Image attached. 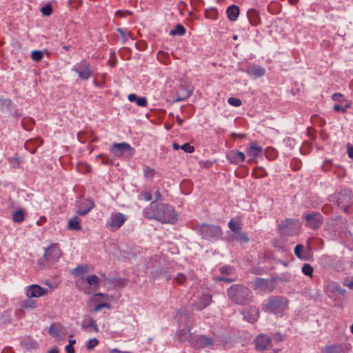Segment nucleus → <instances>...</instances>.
<instances>
[{
	"label": "nucleus",
	"mask_w": 353,
	"mask_h": 353,
	"mask_svg": "<svg viewBox=\"0 0 353 353\" xmlns=\"http://www.w3.org/2000/svg\"><path fill=\"white\" fill-rule=\"evenodd\" d=\"M144 216L148 219H156L163 223H173L177 220V214L174 209L165 203H155L144 209Z\"/></svg>",
	"instance_id": "f257e3e1"
},
{
	"label": "nucleus",
	"mask_w": 353,
	"mask_h": 353,
	"mask_svg": "<svg viewBox=\"0 0 353 353\" xmlns=\"http://www.w3.org/2000/svg\"><path fill=\"white\" fill-rule=\"evenodd\" d=\"M289 301L281 296H271L263 304V310L279 316H282L288 310Z\"/></svg>",
	"instance_id": "f03ea898"
},
{
	"label": "nucleus",
	"mask_w": 353,
	"mask_h": 353,
	"mask_svg": "<svg viewBox=\"0 0 353 353\" xmlns=\"http://www.w3.org/2000/svg\"><path fill=\"white\" fill-rule=\"evenodd\" d=\"M228 298L237 305H245L252 301V292L242 285H232L228 289Z\"/></svg>",
	"instance_id": "7ed1b4c3"
},
{
	"label": "nucleus",
	"mask_w": 353,
	"mask_h": 353,
	"mask_svg": "<svg viewBox=\"0 0 353 353\" xmlns=\"http://www.w3.org/2000/svg\"><path fill=\"white\" fill-rule=\"evenodd\" d=\"M44 253L39 263L45 266H51L55 264L62 256V252L59 243H52L44 247Z\"/></svg>",
	"instance_id": "20e7f679"
},
{
	"label": "nucleus",
	"mask_w": 353,
	"mask_h": 353,
	"mask_svg": "<svg viewBox=\"0 0 353 353\" xmlns=\"http://www.w3.org/2000/svg\"><path fill=\"white\" fill-rule=\"evenodd\" d=\"M76 285L83 293L90 294L91 292L88 286L97 289L100 286V279L97 275L92 274L78 279L76 281Z\"/></svg>",
	"instance_id": "39448f33"
},
{
	"label": "nucleus",
	"mask_w": 353,
	"mask_h": 353,
	"mask_svg": "<svg viewBox=\"0 0 353 353\" xmlns=\"http://www.w3.org/2000/svg\"><path fill=\"white\" fill-rule=\"evenodd\" d=\"M201 237L206 240L217 239L222 235L221 228L218 225L201 224L199 227Z\"/></svg>",
	"instance_id": "423d86ee"
},
{
	"label": "nucleus",
	"mask_w": 353,
	"mask_h": 353,
	"mask_svg": "<svg viewBox=\"0 0 353 353\" xmlns=\"http://www.w3.org/2000/svg\"><path fill=\"white\" fill-rule=\"evenodd\" d=\"M301 228L300 222L296 219H286L279 225V231L281 234L292 236L298 232Z\"/></svg>",
	"instance_id": "0eeeda50"
},
{
	"label": "nucleus",
	"mask_w": 353,
	"mask_h": 353,
	"mask_svg": "<svg viewBox=\"0 0 353 353\" xmlns=\"http://www.w3.org/2000/svg\"><path fill=\"white\" fill-rule=\"evenodd\" d=\"M110 152L115 157H121L127 154L129 157L134 154V149L128 143H114L110 148Z\"/></svg>",
	"instance_id": "6e6552de"
},
{
	"label": "nucleus",
	"mask_w": 353,
	"mask_h": 353,
	"mask_svg": "<svg viewBox=\"0 0 353 353\" xmlns=\"http://www.w3.org/2000/svg\"><path fill=\"white\" fill-rule=\"evenodd\" d=\"M72 70L78 74L79 79L85 81L88 80L92 74L90 65L84 59L74 65Z\"/></svg>",
	"instance_id": "1a4fd4ad"
},
{
	"label": "nucleus",
	"mask_w": 353,
	"mask_h": 353,
	"mask_svg": "<svg viewBox=\"0 0 353 353\" xmlns=\"http://www.w3.org/2000/svg\"><path fill=\"white\" fill-rule=\"evenodd\" d=\"M127 220V216L121 212L112 213L107 225L112 230L120 228Z\"/></svg>",
	"instance_id": "9d476101"
},
{
	"label": "nucleus",
	"mask_w": 353,
	"mask_h": 353,
	"mask_svg": "<svg viewBox=\"0 0 353 353\" xmlns=\"http://www.w3.org/2000/svg\"><path fill=\"white\" fill-rule=\"evenodd\" d=\"M50 290L48 288H43L37 284L30 285L27 287L26 296L27 298L37 299L48 294Z\"/></svg>",
	"instance_id": "9b49d317"
},
{
	"label": "nucleus",
	"mask_w": 353,
	"mask_h": 353,
	"mask_svg": "<svg viewBox=\"0 0 353 353\" xmlns=\"http://www.w3.org/2000/svg\"><path fill=\"white\" fill-rule=\"evenodd\" d=\"M305 219L306 225L313 230L318 229L323 223V216L319 212L307 214Z\"/></svg>",
	"instance_id": "f8f14e48"
},
{
	"label": "nucleus",
	"mask_w": 353,
	"mask_h": 353,
	"mask_svg": "<svg viewBox=\"0 0 353 353\" xmlns=\"http://www.w3.org/2000/svg\"><path fill=\"white\" fill-rule=\"evenodd\" d=\"M351 345L349 343H336L327 345L324 347V353H348L350 351Z\"/></svg>",
	"instance_id": "ddd939ff"
},
{
	"label": "nucleus",
	"mask_w": 353,
	"mask_h": 353,
	"mask_svg": "<svg viewBox=\"0 0 353 353\" xmlns=\"http://www.w3.org/2000/svg\"><path fill=\"white\" fill-rule=\"evenodd\" d=\"M192 343L196 348L203 349L212 347L214 345V340L211 337L201 334L194 337Z\"/></svg>",
	"instance_id": "4468645a"
},
{
	"label": "nucleus",
	"mask_w": 353,
	"mask_h": 353,
	"mask_svg": "<svg viewBox=\"0 0 353 353\" xmlns=\"http://www.w3.org/2000/svg\"><path fill=\"white\" fill-rule=\"evenodd\" d=\"M212 301V295L210 293H203L195 301L194 307L196 310H202L208 307Z\"/></svg>",
	"instance_id": "2eb2a0df"
},
{
	"label": "nucleus",
	"mask_w": 353,
	"mask_h": 353,
	"mask_svg": "<svg viewBox=\"0 0 353 353\" xmlns=\"http://www.w3.org/2000/svg\"><path fill=\"white\" fill-rule=\"evenodd\" d=\"M226 158L230 163L233 164H239L245 160V156L243 152L231 150L226 154Z\"/></svg>",
	"instance_id": "dca6fc26"
},
{
	"label": "nucleus",
	"mask_w": 353,
	"mask_h": 353,
	"mask_svg": "<svg viewBox=\"0 0 353 353\" xmlns=\"http://www.w3.org/2000/svg\"><path fill=\"white\" fill-rule=\"evenodd\" d=\"M262 150V147L258 145L256 143H252L247 151L248 155L250 157L248 163L250 164L255 163L256 160L254 159L259 155Z\"/></svg>",
	"instance_id": "f3484780"
},
{
	"label": "nucleus",
	"mask_w": 353,
	"mask_h": 353,
	"mask_svg": "<svg viewBox=\"0 0 353 353\" xmlns=\"http://www.w3.org/2000/svg\"><path fill=\"white\" fill-rule=\"evenodd\" d=\"M272 340L271 339L265 335V334H259L256 339V348L259 350H265L268 345L270 344Z\"/></svg>",
	"instance_id": "a211bd4d"
},
{
	"label": "nucleus",
	"mask_w": 353,
	"mask_h": 353,
	"mask_svg": "<svg viewBox=\"0 0 353 353\" xmlns=\"http://www.w3.org/2000/svg\"><path fill=\"white\" fill-rule=\"evenodd\" d=\"M247 17L250 23L253 26H257L261 23L259 12L256 9H249L247 12Z\"/></svg>",
	"instance_id": "6ab92c4d"
},
{
	"label": "nucleus",
	"mask_w": 353,
	"mask_h": 353,
	"mask_svg": "<svg viewBox=\"0 0 353 353\" xmlns=\"http://www.w3.org/2000/svg\"><path fill=\"white\" fill-rule=\"evenodd\" d=\"M265 73V69L259 65H253L247 70V74L256 79L263 77Z\"/></svg>",
	"instance_id": "aec40b11"
},
{
	"label": "nucleus",
	"mask_w": 353,
	"mask_h": 353,
	"mask_svg": "<svg viewBox=\"0 0 353 353\" xmlns=\"http://www.w3.org/2000/svg\"><path fill=\"white\" fill-rule=\"evenodd\" d=\"M226 13L229 20L235 21L239 15L240 9L236 5H231L227 8Z\"/></svg>",
	"instance_id": "412c9836"
},
{
	"label": "nucleus",
	"mask_w": 353,
	"mask_h": 353,
	"mask_svg": "<svg viewBox=\"0 0 353 353\" xmlns=\"http://www.w3.org/2000/svg\"><path fill=\"white\" fill-rule=\"evenodd\" d=\"M82 327L88 332H92V331L97 332L99 331L95 321L92 318L85 320L82 323Z\"/></svg>",
	"instance_id": "4be33fe9"
},
{
	"label": "nucleus",
	"mask_w": 353,
	"mask_h": 353,
	"mask_svg": "<svg viewBox=\"0 0 353 353\" xmlns=\"http://www.w3.org/2000/svg\"><path fill=\"white\" fill-rule=\"evenodd\" d=\"M89 272V267L87 265H79L72 270V274L74 277L83 276Z\"/></svg>",
	"instance_id": "5701e85b"
},
{
	"label": "nucleus",
	"mask_w": 353,
	"mask_h": 353,
	"mask_svg": "<svg viewBox=\"0 0 353 353\" xmlns=\"http://www.w3.org/2000/svg\"><path fill=\"white\" fill-rule=\"evenodd\" d=\"M68 229L74 230H80L81 226L78 216H73L68 221Z\"/></svg>",
	"instance_id": "b1692460"
},
{
	"label": "nucleus",
	"mask_w": 353,
	"mask_h": 353,
	"mask_svg": "<svg viewBox=\"0 0 353 353\" xmlns=\"http://www.w3.org/2000/svg\"><path fill=\"white\" fill-rule=\"evenodd\" d=\"M191 94V92L185 88L183 86H180L179 91L176 93V101H181L188 98Z\"/></svg>",
	"instance_id": "393cba45"
},
{
	"label": "nucleus",
	"mask_w": 353,
	"mask_h": 353,
	"mask_svg": "<svg viewBox=\"0 0 353 353\" xmlns=\"http://www.w3.org/2000/svg\"><path fill=\"white\" fill-rule=\"evenodd\" d=\"M294 252L299 259L305 260L307 259V254L301 244H298L295 246Z\"/></svg>",
	"instance_id": "a878e982"
},
{
	"label": "nucleus",
	"mask_w": 353,
	"mask_h": 353,
	"mask_svg": "<svg viewBox=\"0 0 353 353\" xmlns=\"http://www.w3.org/2000/svg\"><path fill=\"white\" fill-rule=\"evenodd\" d=\"M205 17L207 19L216 20L219 17L218 10L215 8H210L205 10Z\"/></svg>",
	"instance_id": "bb28decb"
},
{
	"label": "nucleus",
	"mask_w": 353,
	"mask_h": 353,
	"mask_svg": "<svg viewBox=\"0 0 353 353\" xmlns=\"http://www.w3.org/2000/svg\"><path fill=\"white\" fill-rule=\"evenodd\" d=\"M252 175L256 179H261L268 175V172L263 167H256L252 173Z\"/></svg>",
	"instance_id": "cd10ccee"
},
{
	"label": "nucleus",
	"mask_w": 353,
	"mask_h": 353,
	"mask_svg": "<svg viewBox=\"0 0 353 353\" xmlns=\"http://www.w3.org/2000/svg\"><path fill=\"white\" fill-rule=\"evenodd\" d=\"M157 59L163 64H168L170 63L169 54L166 52L159 51L157 54Z\"/></svg>",
	"instance_id": "c85d7f7f"
},
{
	"label": "nucleus",
	"mask_w": 353,
	"mask_h": 353,
	"mask_svg": "<svg viewBox=\"0 0 353 353\" xmlns=\"http://www.w3.org/2000/svg\"><path fill=\"white\" fill-rule=\"evenodd\" d=\"M269 281L262 278H258L256 281V288H259L263 291H266L268 289Z\"/></svg>",
	"instance_id": "c756f323"
},
{
	"label": "nucleus",
	"mask_w": 353,
	"mask_h": 353,
	"mask_svg": "<svg viewBox=\"0 0 353 353\" xmlns=\"http://www.w3.org/2000/svg\"><path fill=\"white\" fill-rule=\"evenodd\" d=\"M143 175L148 179H152L156 174V170L148 165H145L143 169Z\"/></svg>",
	"instance_id": "7c9ffc66"
},
{
	"label": "nucleus",
	"mask_w": 353,
	"mask_h": 353,
	"mask_svg": "<svg viewBox=\"0 0 353 353\" xmlns=\"http://www.w3.org/2000/svg\"><path fill=\"white\" fill-rule=\"evenodd\" d=\"M117 32L121 34L122 42L125 43L132 37L131 32L126 28H118Z\"/></svg>",
	"instance_id": "2f4dec72"
},
{
	"label": "nucleus",
	"mask_w": 353,
	"mask_h": 353,
	"mask_svg": "<svg viewBox=\"0 0 353 353\" xmlns=\"http://www.w3.org/2000/svg\"><path fill=\"white\" fill-rule=\"evenodd\" d=\"M37 305V301L34 298H28L23 301V309H33Z\"/></svg>",
	"instance_id": "473e14b6"
},
{
	"label": "nucleus",
	"mask_w": 353,
	"mask_h": 353,
	"mask_svg": "<svg viewBox=\"0 0 353 353\" xmlns=\"http://www.w3.org/2000/svg\"><path fill=\"white\" fill-rule=\"evenodd\" d=\"M185 33V29L181 24H177L170 32V35L183 36Z\"/></svg>",
	"instance_id": "72a5a7b5"
},
{
	"label": "nucleus",
	"mask_w": 353,
	"mask_h": 353,
	"mask_svg": "<svg viewBox=\"0 0 353 353\" xmlns=\"http://www.w3.org/2000/svg\"><path fill=\"white\" fill-rule=\"evenodd\" d=\"M94 208V203L92 201H88V206L85 209H79L77 211L78 215L84 216L87 214L92 209Z\"/></svg>",
	"instance_id": "f704fd0d"
},
{
	"label": "nucleus",
	"mask_w": 353,
	"mask_h": 353,
	"mask_svg": "<svg viewBox=\"0 0 353 353\" xmlns=\"http://www.w3.org/2000/svg\"><path fill=\"white\" fill-rule=\"evenodd\" d=\"M301 270L305 275L312 277L314 269L310 264L305 263L302 266Z\"/></svg>",
	"instance_id": "c9c22d12"
},
{
	"label": "nucleus",
	"mask_w": 353,
	"mask_h": 353,
	"mask_svg": "<svg viewBox=\"0 0 353 353\" xmlns=\"http://www.w3.org/2000/svg\"><path fill=\"white\" fill-rule=\"evenodd\" d=\"M30 57L33 61L39 62L42 59L43 54L41 50H33L31 52Z\"/></svg>",
	"instance_id": "e433bc0d"
},
{
	"label": "nucleus",
	"mask_w": 353,
	"mask_h": 353,
	"mask_svg": "<svg viewBox=\"0 0 353 353\" xmlns=\"http://www.w3.org/2000/svg\"><path fill=\"white\" fill-rule=\"evenodd\" d=\"M236 239L241 243H247L249 241V238L245 232H238Z\"/></svg>",
	"instance_id": "4c0bfd02"
},
{
	"label": "nucleus",
	"mask_w": 353,
	"mask_h": 353,
	"mask_svg": "<svg viewBox=\"0 0 353 353\" xmlns=\"http://www.w3.org/2000/svg\"><path fill=\"white\" fill-rule=\"evenodd\" d=\"M41 11L43 15L48 17L52 12V6L50 4H46L41 8Z\"/></svg>",
	"instance_id": "58836bf2"
},
{
	"label": "nucleus",
	"mask_w": 353,
	"mask_h": 353,
	"mask_svg": "<svg viewBox=\"0 0 353 353\" xmlns=\"http://www.w3.org/2000/svg\"><path fill=\"white\" fill-rule=\"evenodd\" d=\"M179 335L181 341L186 340L191 335L190 330L189 329L188 330L183 329V330L179 331Z\"/></svg>",
	"instance_id": "ea45409f"
},
{
	"label": "nucleus",
	"mask_w": 353,
	"mask_h": 353,
	"mask_svg": "<svg viewBox=\"0 0 353 353\" xmlns=\"http://www.w3.org/2000/svg\"><path fill=\"white\" fill-rule=\"evenodd\" d=\"M228 103L230 105L234 106V107H239L242 104L241 99H239L238 98H235V97H230L228 99Z\"/></svg>",
	"instance_id": "a19ab883"
},
{
	"label": "nucleus",
	"mask_w": 353,
	"mask_h": 353,
	"mask_svg": "<svg viewBox=\"0 0 353 353\" xmlns=\"http://www.w3.org/2000/svg\"><path fill=\"white\" fill-rule=\"evenodd\" d=\"M350 108V103H347L345 105V106H344V107H341V106L340 105H339V104H335V105H334L333 109H334V110L335 112H339V111H341L343 113H345V112H346V111H347V110L348 108Z\"/></svg>",
	"instance_id": "79ce46f5"
},
{
	"label": "nucleus",
	"mask_w": 353,
	"mask_h": 353,
	"mask_svg": "<svg viewBox=\"0 0 353 353\" xmlns=\"http://www.w3.org/2000/svg\"><path fill=\"white\" fill-rule=\"evenodd\" d=\"M99 344V341L96 338H92L88 340L86 343L88 350H92Z\"/></svg>",
	"instance_id": "37998d69"
},
{
	"label": "nucleus",
	"mask_w": 353,
	"mask_h": 353,
	"mask_svg": "<svg viewBox=\"0 0 353 353\" xmlns=\"http://www.w3.org/2000/svg\"><path fill=\"white\" fill-rule=\"evenodd\" d=\"M48 333L55 337H60L59 332L55 325H51L48 329Z\"/></svg>",
	"instance_id": "c03bdc74"
},
{
	"label": "nucleus",
	"mask_w": 353,
	"mask_h": 353,
	"mask_svg": "<svg viewBox=\"0 0 353 353\" xmlns=\"http://www.w3.org/2000/svg\"><path fill=\"white\" fill-rule=\"evenodd\" d=\"M228 227L233 232H234L236 234H237L239 232V230L241 229V227L239 226V225L238 223L234 222L232 220H231L228 223Z\"/></svg>",
	"instance_id": "a18cd8bd"
},
{
	"label": "nucleus",
	"mask_w": 353,
	"mask_h": 353,
	"mask_svg": "<svg viewBox=\"0 0 353 353\" xmlns=\"http://www.w3.org/2000/svg\"><path fill=\"white\" fill-rule=\"evenodd\" d=\"M181 149L187 153H192L194 151V148L189 143H185L182 145Z\"/></svg>",
	"instance_id": "49530a36"
},
{
	"label": "nucleus",
	"mask_w": 353,
	"mask_h": 353,
	"mask_svg": "<svg viewBox=\"0 0 353 353\" xmlns=\"http://www.w3.org/2000/svg\"><path fill=\"white\" fill-rule=\"evenodd\" d=\"M12 219L15 222L22 221V210L19 209L13 214Z\"/></svg>",
	"instance_id": "de8ad7c7"
},
{
	"label": "nucleus",
	"mask_w": 353,
	"mask_h": 353,
	"mask_svg": "<svg viewBox=\"0 0 353 353\" xmlns=\"http://www.w3.org/2000/svg\"><path fill=\"white\" fill-rule=\"evenodd\" d=\"M266 157L269 159H274L276 158V151L272 148H268L265 151Z\"/></svg>",
	"instance_id": "09e8293b"
},
{
	"label": "nucleus",
	"mask_w": 353,
	"mask_h": 353,
	"mask_svg": "<svg viewBox=\"0 0 353 353\" xmlns=\"http://www.w3.org/2000/svg\"><path fill=\"white\" fill-rule=\"evenodd\" d=\"M331 99L334 101H338V102H343L344 101L343 99V94L339 92L334 93Z\"/></svg>",
	"instance_id": "8fccbe9b"
},
{
	"label": "nucleus",
	"mask_w": 353,
	"mask_h": 353,
	"mask_svg": "<svg viewBox=\"0 0 353 353\" xmlns=\"http://www.w3.org/2000/svg\"><path fill=\"white\" fill-rule=\"evenodd\" d=\"M175 280L179 284L183 285L185 283L186 277L183 274L179 273L176 275Z\"/></svg>",
	"instance_id": "3c124183"
},
{
	"label": "nucleus",
	"mask_w": 353,
	"mask_h": 353,
	"mask_svg": "<svg viewBox=\"0 0 353 353\" xmlns=\"http://www.w3.org/2000/svg\"><path fill=\"white\" fill-rule=\"evenodd\" d=\"M104 307L110 309V305L107 303H102L98 304V305H95V307L94 308V311L95 312H99L102 308H104Z\"/></svg>",
	"instance_id": "603ef678"
},
{
	"label": "nucleus",
	"mask_w": 353,
	"mask_h": 353,
	"mask_svg": "<svg viewBox=\"0 0 353 353\" xmlns=\"http://www.w3.org/2000/svg\"><path fill=\"white\" fill-rule=\"evenodd\" d=\"M136 103L137 105L140 107H145L147 105L148 101L145 97H137Z\"/></svg>",
	"instance_id": "864d4df0"
},
{
	"label": "nucleus",
	"mask_w": 353,
	"mask_h": 353,
	"mask_svg": "<svg viewBox=\"0 0 353 353\" xmlns=\"http://www.w3.org/2000/svg\"><path fill=\"white\" fill-rule=\"evenodd\" d=\"M1 105L2 107H6L8 110H9L12 105V103L10 99H3L0 101Z\"/></svg>",
	"instance_id": "5fc2aeb1"
},
{
	"label": "nucleus",
	"mask_w": 353,
	"mask_h": 353,
	"mask_svg": "<svg viewBox=\"0 0 353 353\" xmlns=\"http://www.w3.org/2000/svg\"><path fill=\"white\" fill-rule=\"evenodd\" d=\"M98 158L101 159L102 163L103 164H109L110 163V158L105 154H101L98 156Z\"/></svg>",
	"instance_id": "6e6d98bb"
},
{
	"label": "nucleus",
	"mask_w": 353,
	"mask_h": 353,
	"mask_svg": "<svg viewBox=\"0 0 353 353\" xmlns=\"http://www.w3.org/2000/svg\"><path fill=\"white\" fill-rule=\"evenodd\" d=\"M347 152L348 157L353 160V146L350 143L347 145Z\"/></svg>",
	"instance_id": "4d7b16f0"
},
{
	"label": "nucleus",
	"mask_w": 353,
	"mask_h": 353,
	"mask_svg": "<svg viewBox=\"0 0 353 353\" xmlns=\"http://www.w3.org/2000/svg\"><path fill=\"white\" fill-rule=\"evenodd\" d=\"M141 196L143 197L144 200L146 201H150L152 199V194L149 192H144L141 194Z\"/></svg>",
	"instance_id": "13d9d810"
},
{
	"label": "nucleus",
	"mask_w": 353,
	"mask_h": 353,
	"mask_svg": "<svg viewBox=\"0 0 353 353\" xmlns=\"http://www.w3.org/2000/svg\"><path fill=\"white\" fill-rule=\"evenodd\" d=\"M321 260L322 262L326 263V262H332L334 261V259L330 256L324 255L321 258Z\"/></svg>",
	"instance_id": "bf43d9fd"
},
{
	"label": "nucleus",
	"mask_w": 353,
	"mask_h": 353,
	"mask_svg": "<svg viewBox=\"0 0 353 353\" xmlns=\"http://www.w3.org/2000/svg\"><path fill=\"white\" fill-rule=\"evenodd\" d=\"M116 14L117 15L121 16V17H125L127 15L131 14V12L130 11H125V12H123V11H121V10H117L116 12Z\"/></svg>",
	"instance_id": "052dcab7"
},
{
	"label": "nucleus",
	"mask_w": 353,
	"mask_h": 353,
	"mask_svg": "<svg viewBox=\"0 0 353 353\" xmlns=\"http://www.w3.org/2000/svg\"><path fill=\"white\" fill-rule=\"evenodd\" d=\"M221 272L223 274H230L231 272V268L225 266L221 268Z\"/></svg>",
	"instance_id": "680f3d73"
},
{
	"label": "nucleus",
	"mask_w": 353,
	"mask_h": 353,
	"mask_svg": "<svg viewBox=\"0 0 353 353\" xmlns=\"http://www.w3.org/2000/svg\"><path fill=\"white\" fill-rule=\"evenodd\" d=\"M65 350L67 353H74V347L71 345H67L65 347Z\"/></svg>",
	"instance_id": "e2e57ef3"
},
{
	"label": "nucleus",
	"mask_w": 353,
	"mask_h": 353,
	"mask_svg": "<svg viewBox=\"0 0 353 353\" xmlns=\"http://www.w3.org/2000/svg\"><path fill=\"white\" fill-rule=\"evenodd\" d=\"M128 100L130 101V102H134L137 101V96L135 94H130L128 96Z\"/></svg>",
	"instance_id": "0e129e2a"
},
{
	"label": "nucleus",
	"mask_w": 353,
	"mask_h": 353,
	"mask_svg": "<svg viewBox=\"0 0 353 353\" xmlns=\"http://www.w3.org/2000/svg\"><path fill=\"white\" fill-rule=\"evenodd\" d=\"M46 221H47V219H46L45 216H41V217H40V219H39V220H38V221H37V224L38 225H43L45 222H46Z\"/></svg>",
	"instance_id": "69168bd1"
},
{
	"label": "nucleus",
	"mask_w": 353,
	"mask_h": 353,
	"mask_svg": "<svg viewBox=\"0 0 353 353\" xmlns=\"http://www.w3.org/2000/svg\"><path fill=\"white\" fill-rule=\"evenodd\" d=\"M109 353H131L130 352H122V351H120L117 349H111L109 350Z\"/></svg>",
	"instance_id": "338daca9"
},
{
	"label": "nucleus",
	"mask_w": 353,
	"mask_h": 353,
	"mask_svg": "<svg viewBox=\"0 0 353 353\" xmlns=\"http://www.w3.org/2000/svg\"><path fill=\"white\" fill-rule=\"evenodd\" d=\"M345 285L348 287L350 289H353V281H347L345 282Z\"/></svg>",
	"instance_id": "774afa93"
}]
</instances>
